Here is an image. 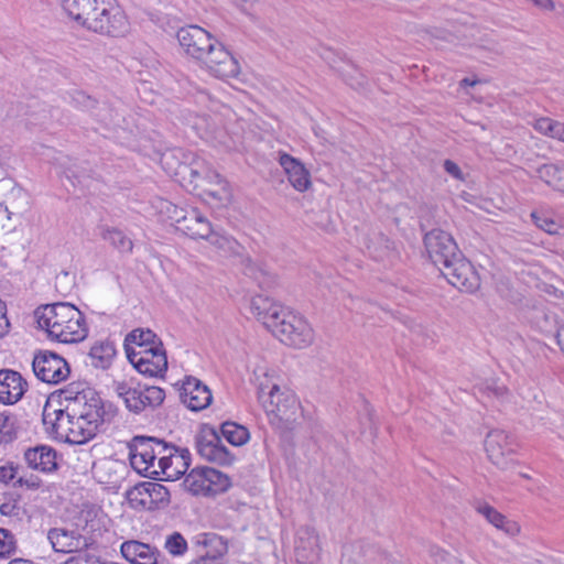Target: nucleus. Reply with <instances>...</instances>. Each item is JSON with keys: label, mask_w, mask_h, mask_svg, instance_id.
Instances as JSON below:
<instances>
[{"label": "nucleus", "mask_w": 564, "mask_h": 564, "mask_svg": "<svg viewBox=\"0 0 564 564\" xmlns=\"http://www.w3.org/2000/svg\"><path fill=\"white\" fill-rule=\"evenodd\" d=\"M176 39L184 54L210 75L225 79L239 74L238 61L205 29L195 24L183 26L177 31Z\"/></svg>", "instance_id": "1"}, {"label": "nucleus", "mask_w": 564, "mask_h": 564, "mask_svg": "<svg viewBox=\"0 0 564 564\" xmlns=\"http://www.w3.org/2000/svg\"><path fill=\"white\" fill-rule=\"evenodd\" d=\"M424 246L430 259L440 268L448 283L465 292L478 290L479 275L451 234L442 229H432L424 236Z\"/></svg>", "instance_id": "2"}, {"label": "nucleus", "mask_w": 564, "mask_h": 564, "mask_svg": "<svg viewBox=\"0 0 564 564\" xmlns=\"http://www.w3.org/2000/svg\"><path fill=\"white\" fill-rule=\"evenodd\" d=\"M251 312L283 344L306 348L314 341V330L304 316L264 295L251 300Z\"/></svg>", "instance_id": "3"}, {"label": "nucleus", "mask_w": 564, "mask_h": 564, "mask_svg": "<svg viewBox=\"0 0 564 564\" xmlns=\"http://www.w3.org/2000/svg\"><path fill=\"white\" fill-rule=\"evenodd\" d=\"M65 13L79 26L108 36H122L129 22L116 0H61Z\"/></svg>", "instance_id": "4"}, {"label": "nucleus", "mask_w": 564, "mask_h": 564, "mask_svg": "<svg viewBox=\"0 0 564 564\" xmlns=\"http://www.w3.org/2000/svg\"><path fill=\"white\" fill-rule=\"evenodd\" d=\"M39 328L46 332L51 340L75 344L88 336L84 314L73 304L57 302L39 306L34 311Z\"/></svg>", "instance_id": "5"}, {"label": "nucleus", "mask_w": 564, "mask_h": 564, "mask_svg": "<svg viewBox=\"0 0 564 564\" xmlns=\"http://www.w3.org/2000/svg\"><path fill=\"white\" fill-rule=\"evenodd\" d=\"M65 401L69 404L70 413L83 427L86 437L91 440L105 423H110L116 416V409L106 404L99 394L90 389H84L76 393L66 390Z\"/></svg>", "instance_id": "6"}, {"label": "nucleus", "mask_w": 564, "mask_h": 564, "mask_svg": "<svg viewBox=\"0 0 564 564\" xmlns=\"http://www.w3.org/2000/svg\"><path fill=\"white\" fill-rule=\"evenodd\" d=\"M270 423L279 430L293 429L300 414V403L296 395L289 389L264 395L261 402Z\"/></svg>", "instance_id": "7"}, {"label": "nucleus", "mask_w": 564, "mask_h": 564, "mask_svg": "<svg viewBox=\"0 0 564 564\" xmlns=\"http://www.w3.org/2000/svg\"><path fill=\"white\" fill-rule=\"evenodd\" d=\"M184 165L181 173L183 177H188L193 189L200 191L199 195L205 199L210 198L219 203H227L230 199L228 183L215 171L206 167Z\"/></svg>", "instance_id": "8"}, {"label": "nucleus", "mask_w": 564, "mask_h": 564, "mask_svg": "<svg viewBox=\"0 0 564 564\" xmlns=\"http://www.w3.org/2000/svg\"><path fill=\"white\" fill-rule=\"evenodd\" d=\"M70 406L66 403L64 409L53 410L52 412L47 406L43 411V423L51 429L52 433L57 437L65 440L72 444H83L89 441L86 437L85 427L73 417Z\"/></svg>", "instance_id": "9"}, {"label": "nucleus", "mask_w": 564, "mask_h": 564, "mask_svg": "<svg viewBox=\"0 0 564 564\" xmlns=\"http://www.w3.org/2000/svg\"><path fill=\"white\" fill-rule=\"evenodd\" d=\"M184 487L193 495L215 496L225 492L231 485L230 478L212 467H195L184 478Z\"/></svg>", "instance_id": "10"}, {"label": "nucleus", "mask_w": 564, "mask_h": 564, "mask_svg": "<svg viewBox=\"0 0 564 564\" xmlns=\"http://www.w3.org/2000/svg\"><path fill=\"white\" fill-rule=\"evenodd\" d=\"M517 447L514 437L503 430H491L485 438V451L489 460L502 470L511 469L516 465L513 455Z\"/></svg>", "instance_id": "11"}, {"label": "nucleus", "mask_w": 564, "mask_h": 564, "mask_svg": "<svg viewBox=\"0 0 564 564\" xmlns=\"http://www.w3.org/2000/svg\"><path fill=\"white\" fill-rule=\"evenodd\" d=\"M32 368L36 378L48 384H58L70 373L68 362L51 350L37 351L33 357Z\"/></svg>", "instance_id": "12"}, {"label": "nucleus", "mask_w": 564, "mask_h": 564, "mask_svg": "<svg viewBox=\"0 0 564 564\" xmlns=\"http://www.w3.org/2000/svg\"><path fill=\"white\" fill-rule=\"evenodd\" d=\"M127 356L133 367L142 375L149 377H162L167 370V357L163 344L154 345L152 348L129 351Z\"/></svg>", "instance_id": "13"}, {"label": "nucleus", "mask_w": 564, "mask_h": 564, "mask_svg": "<svg viewBox=\"0 0 564 564\" xmlns=\"http://www.w3.org/2000/svg\"><path fill=\"white\" fill-rule=\"evenodd\" d=\"M196 448L203 458L219 465H230L235 458L212 427L204 429L196 437Z\"/></svg>", "instance_id": "14"}, {"label": "nucleus", "mask_w": 564, "mask_h": 564, "mask_svg": "<svg viewBox=\"0 0 564 564\" xmlns=\"http://www.w3.org/2000/svg\"><path fill=\"white\" fill-rule=\"evenodd\" d=\"M75 101L83 106L85 110L90 111L95 119L107 129L122 128L124 117L112 106L106 102L99 104L83 93L77 94Z\"/></svg>", "instance_id": "15"}, {"label": "nucleus", "mask_w": 564, "mask_h": 564, "mask_svg": "<svg viewBox=\"0 0 564 564\" xmlns=\"http://www.w3.org/2000/svg\"><path fill=\"white\" fill-rule=\"evenodd\" d=\"M180 398L192 411L206 409L213 400L209 388L195 377H186L183 381Z\"/></svg>", "instance_id": "16"}, {"label": "nucleus", "mask_w": 564, "mask_h": 564, "mask_svg": "<svg viewBox=\"0 0 564 564\" xmlns=\"http://www.w3.org/2000/svg\"><path fill=\"white\" fill-rule=\"evenodd\" d=\"M191 454L183 448L173 454L163 455L158 462V478L164 480H176L185 475L189 467Z\"/></svg>", "instance_id": "17"}, {"label": "nucleus", "mask_w": 564, "mask_h": 564, "mask_svg": "<svg viewBox=\"0 0 564 564\" xmlns=\"http://www.w3.org/2000/svg\"><path fill=\"white\" fill-rule=\"evenodd\" d=\"M28 389V382L14 370H0V402L14 404L20 401Z\"/></svg>", "instance_id": "18"}, {"label": "nucleus", "mask_w": 564, "mask_h": 564, "mask_svg": "<svg viewBox=\"0 0 564 564\" xmlns=\"http://www.w3.org/2000/svg\"><path fill=\"white\" fill-rule=\"evenodd\" d=\"M196 543L210 547L205 553L192 560L188 564H224L223 555L227 553V543L215 533H204L197 538Z\"/></svg>", "instance_id": "19"}, {"label": "nucleus", "mask_w": 564, "mask_h": 564, "mask_svg": "<svg viewBox=\"0 0 564 564\" xmlns=\"http://www.w3.org/2000/svg\"><path fill=\"white\" fill-rule=\"evenodd\" d=\"M55 552L72 553L87 546V541L78 532L63 528H53L47 533Z\"/></svg>", "instance_id": "20"}, {"label": "nucleus", "mask_w": 564, "mask_h": 564, "mask_svg": "<svg viewBox=\"0 0 564 564\" xmlns=\"http://www.w3.org/2000/svg\"><path fill=\"white\" fill-rule=\"evenodd\" d=\"M24 459L32 469L52 473L57 469L56 452L50 446L37 445L24 452Z\"/></svg>", "instance_id": "21"}, {"label": "nucleus", "mask_w": 564, "mask_h": 564, "mask_svg": "<svg viewBox=\"0 0 564 564\" xmlns=\"http://www.w3.org/2000/svg\"><path fill=\"white\" fill-rule=\"evenodd\" d=\"M279 162L286 173L289 182L296 191L305 192L310 188V172L300 161L286 153H283L280 155Z\"/></svg>", "instance_id": "22"}, {"label": "nucleus", "mask_w": 564, "mask_h": 564, "mask_svg": "<svg viewBox=\"0 0 564 564\" xmlns=\"http://www.w3.org/2000/svg\"><path fill=\"white\" fill-rule=\"evenodd\" d=\"M120 551L131 564H154L160 552L155 546L137 540L123 542Z\"/></svg>", "instance_id": "23"}, {"label": "nucleus", "mask_w": 564, "mask_h": 564, "mask_svg": "<svg viewBox=\"0 0 564 564\" xmlns=\"http://www.w3.org/2000/svg\"><path fill=\"white\" fill-rule=\"evenodd\" d=\"M181 231L192 239H204L210 236L212 224L197 208L191 207L181 220Z\"/></svg>", "instance_id": "24"}, {"label": "nucleus", "mask_w": 564, "mask_h": 564, "mask_svg": "<svg viewBox=\"0 0 564 564\" xmlns=\"http://www.w3.org/2000/svg\"><path fill=\"white\" fill-rule=\"evenodd\" d=\"M117 350L115 347V344L110 340H101L95 343L89 352H88V360L89 365H91L94 368L97 369H108L115 357H116Z\"/></svg>", "instance_id": "25"}, {"label": "nucleus", "mask_w": 564, "mask_h": 564, "mask_svg": "<svg viewBox=\"0 0 564 564\" xmlns=\"http://www.w3.org/2000/svg\"><path fill=\"white\" fill-rule=\"evenodd\" d=\"M475 508L477 512L484 516L489 523L497 529L502 530L507 534L514 535L520 531L516 522L508 520L506 516L488 503L478 502Z\"/></svg>", "instance_id": "26"}, {"label": "nucleus", "mask_w": 564, "mask_h": 564, "mask_svg": "<svg viewBox=\"0 0 564 564\" xmlns=\"http://www.w3.org/2000/svg\"><path fill=\"white\" fill-rule=\"evenodd\" d=\"M369 256L383 261L394 254V242L380 231H371L367 243Z\"/></svg>", "instance_id": "27"}, {"label": "nucleus", "mask_w": 564, "mask_h": 564, "mask_svg": "<svg viewBox=\"0 0 564 564\" xmlns=\"http://www.w3.org/2000/svg\"><path fill=\"white\" fill-rule=\"evenodd\" d=\"M115 391L123 401L127 410L134 414L142 412L141 408V384L132 387L126 381L115 382Z\"/></svg>", "instance_id": "28"}, {"label": "nucleus", "mask_w": 564, "mask_h": 564, "mask_svg": "<svg viewBox=\"0 0 564 564\" xmlns=\"http://www.w3.org/2000/svg\"><path fill=\"white\" fill-rule=\"evenodd\" d=\"M257 384H258V398L259 401H264V395L279 392L281 390V378L272 370L267 368H258L254 371Z\"/></svg>", "instance_id": "29"}, {"label": "nucleus", "mask_w": 564, "mask_h": 564, "mask_svg": "<svg viewBox=\"0 0 564 564\" xmlns=\"http://www.w3.org/2000/svg\"><path fill=\"white\" fill-rule=\"evenodd\" d=\"M100 236L121 253H130L133 249L132 240L120 229L101 227Z\"/></svg>", "instance_id": "30"}, {"label": "nucleus", "mask_w": 564, "mask_h": 564, "mask_svg": "<svg viewBox=\"0 0 564 564\" xmlns=\"http://www.w3.org/2000/svg\"><path fill=\"white\" fill-rule=\"evenodd\" d=\"M375 553L373 547L370 545L366 547L361 542H358L345 550L343 560L345 564H370Z\"/></svg>", "instance_id": "31"}, {"label": "nucleus", "mask_w": 564, "mask_h": 564, "mask_svg": "<svg viewBox=\"0 0 564 564\" xmlns=\"http://www.w3.org/2000/svg\"><path fill=\"white\" fill-rule=\"evenodd\" d=\"M130 464L139 474L153 479L158 478V462L154 452L150 454L130 455Z\"/></svg>", "instance_id": "32"}, {"label": "nucleus", "mask_w": 564, "mask_h": 564, "mask_svg": "<svg viewBox=\"0 0 564 564\" xmlns=\"http://www.w3.org/2000/svg\"><path fill=\"white\" fill-rule=\"evenodd\" d=\"M221 435L231 445L241 446L249 440V431L235 422H225L220 426Z\"/></svg>", "instance_id": "33"}, {"label": "nucleus", "mask_w": 564, "mask_h": 564, "mask_svg": "<svg viewBox=\"0 0 564 564\" xmlns=\"http://www.w3.org/2000/svg\"><path fill=\"white\" fill-rule=\"evenodd\" d=\"M533 127L543 135L564 141V123L560 121L542 117L534 121Z\"/></svg>", "instance_id": "34"}, {"label": "nucleus", "mask_w": 564, "mask_h": 564, "mask_svg": "<svg viewBox=\"0 0 564 564\" xmlns=\"http://www.w3.org/2000/svg\"><path fill=\"white\" fill-rule=\"evenodd\" d=\"M165 392L160 387L141 384V408L142 412L148 409H155L163 403Z\"/></svg>", "instance_id": "35"}, {"label": "nucleus", "mask_w": 564, "mask_h": 564, "mask_svg": "<svg viewBox=\"0 0 564 564\" xmlns=\"http://www.w3.org/2000/svg\"><path fill=\"white\" fill-rule=\"evenodd\" d=\"M126 341L137 344L140 349L152 348L154 345L163 344L158 335L151 329H133L126 337Z\"/></svg>", "instance_id": "36"}, {"label": "nucleus", "mask_w": 564, "mask_h": 564, "mask_svg": "<svg viewBox=\"0 0 564 564\" xmlns=\"http://www.w3.org/2000/svg\"><path fill=\"white\" fill-rule=\"evenodd\" d=\"M164 550L173 557H182L188 551L186 539L177 531L166 535L164 541Z\"/></svg>", "instance_id": "37"}, {"label": "nucleus", "mask_w": 564, "mask_h": 564, "mask_svg": "<svg viewBox=\"0 0 564 564\" xmlns=\"http://www.w3.org/2000/svg\"><path fill=\"white\" fill-rule=\"evenodd\" d=\"M303 538V564H315L318 560L319 549L317 536L313 530H304Z\"/></svg>", "instance_id": "38"}, {"label": "nucleus", "mask_w": 564, "mask_h": 564, "mask_svg": "<svg viewBox=\"0 0 564 564\" xmlns=\"http://www.w3.org/2000/svg\"><path fill=\"white\" fill-rule=\"evenodd\" d=\"M17 437V419L9 411L0 412V444L10 443Z\"/></svg>", "instance_id": "39"}, {"label": "nucleus", "mask_w": 564, "mask_h": 564, "mask_svg": "<svg viewBox=\"0 0 564 564\" xmlns=\"http://www.w3.org/2000/svg\"><path fill=\"white\" fill-rule=\"evenodd\" d=\"M148 489V481L141 482L127 491V498L133 507L151 510L152 502Z\"/></svg>", "instance_id": "40"}, {"label": "nucleus", "mask_w": 564, "mask_h": 564, "mask_svg": "<svg viewBox=\"0 0 564 564\" xmlns=\"http://www.w3.org/2000/svg\"><path fill=\"white\" fill-rule=\"evenodd\" d=\"M150 500L152 502L151 510L165 507L170 502L169 489L158 482L148 481V489Z\"/></svg>", "instance_id": "41"}, {"label": "nucleus", "mask_w": 564, "mask_h": 564, "mask_svg": "<svg viewBox=\"0 0 564 564\" xmlns=\"http://www.w3.org/2000/svg\"><path fill=\"white\" fill-rule=\"evenodd\" d=\"M243 271L245 274L253 279L260 288H268L272 283V279L269 276L268 272L250 259L245 261Z\"/></svg>", "instance_id": "42"}, {"label": "nucleus", "mask_w": 564, "mask_h": 564, "mask_svg": "<svg viewBox=\"0 0 564 564\" xmlns=\"http://www.w3.org/2000/svg\"><path fill=\"white\" fill-rule=\"evenodd\" d=\"M204 240L209 241L210 245L224 251L225 253L236 252L238 247V242L234 238L220 235L219 232L215 231L213 227L210 236L204 238Z\"/></svg>", "instance_id": "43"}, {"label": "nucleus", "mask_w": 564, "mask_h": 564, "mask_svg": "<svg viewBox=\"0 0 564 564\" xmlns=\"http://www.w3.org/2000/svg\"><path fill=\"white\" fill-rule=\"evenodd\" d=\"M155 437H149V436H134L128 447H129V456L130 455H141V454H150L151 452H154Z\"/></svg>", "instance_id": "44"}, {"label": "nucleus", "mask_w": 564, "mask_h": 564, "mask_svg": "<svg viewBox=\"0 0 564 564\" xmlns=\"http://www.w3.org/2000/svg\"><path fill=\"white\" fill-rule=\"evenodd\" d=\"M534 322L541 332L546 334H556L558 327H556L555 316L544 311H536Z\"/></svg>", "instance_id": "45"}, {"label": "nucleus", "mask_w": 564, "mask_h": 564, "mask_svg": "<svg viewBox=\"0 0 564 564\" xmlns=\"http://www.w3.org/2000/svg\"><path fill=\"white\" fill-rule=\"evenodd\" d=\"M561 170L562 166H557L555 164H543L538 167L536 173L542 181L555 188L558 176L561 174Z\"/></svg>", "instance_id": "46"}, {"label": "nucleus", "mask_w": 564, "mask_h": 564, "mask_svg": "<svg viewBox=\"0 0 564 564\" xmlns=\"http://www.w3.org/2000/svg\"><path fill=\"white\" fill-rule=\"evenodd\" d=\"M17 550V540L11 531L0 529V557H10Z\"/></svg>", "instance_id": "47"}, {"label": "nucleus", "mask_w": 564, "mask_h": 564, "mask_svg": "<svg viewBox=\"0 0 564 564\" xmlns=\"http://www.w3.org/2000/svg\"><path fill=\"white\" fill-rule=\"evenodd\" d=\"M531 217L536 227H539L543 231L550 235H557L560 232L558 224L555 223L554 219H552L551 217L538 212H533L531 214Z\"/></svg>", "instance_id": "48"}, {"label": "nucleus", "mask_w": 564, "mask_h": 564, "mask_svg": "<svg viewBox=\"0 0 564 564\" xmlns=\"http://www.w3.org/2000/svg\"><path fill=\"white\" fill-rule=\"evenodd\" d=\"M340 74L346 83L355 89L362 87L365 84L364 75L352 65L346 64L345 68L340 69Z\"/></svg>", "instance_id": "49"}, {"label": "nucleus", "mask_w": 564, "mask_h": 564, "mask_svg": "<svg viewBox=\"0 0 564 564\" xmlns=\"http://www.w3.org/2000/svg\"><path fill=\"white\" fill-rule=\"evenodd\" d=\"M486 392H488L489 395H494L499 401L505 402L509 400L510 391L509 389L499 384L497 381L491 380L484 384L482 388Z\"/></svg>", "instance_id": "50"}, {"label": "nucleus", "mask_w": 564, "mask_h": 564, "mask_svg": "<svg viewBox=\"0 0 564 564\" xmlns=\"http://www.w3.org/2000/svg\"><path fill=\"white\" fill-rule=\"evenodd\" d=\"M188 208H182L173 204H169L166 207V212L169 217L175 223L176 229L181 231V220L185 219L187 216Z\"/></svg>", "instance_id": "51"}, {"label": "nucleus", "mask_w": 564, "mask_h": 564, "mask_svg": "<svg viewBox=\"0 0 564 564\" xmlns=\"http://www.w3.org/2000/svg\"><path fill=\"white\" fill-rule=\"evenodd\" d=\"M153 449H154V458L156 462H159L160 457L163 455L173 454L174 452H178L177 447L170 446L159 438H155Z\"/></svg>", "instance_id": "52"}, {"label": "nucleus", "mask_w": 564, "mask_h": 564, "mask_svg": "<svg viewBox=\"0 0 564 564\" xmlns=\"http://www.w3.org/2000/svg\"><path fill=\"white\" fill-rule=\"evenodd\" d=\"M14 486H25L29 489L35 490L41 486V479L33 475H31L30 477H20L14 482Z\"/></svg>", "instance_id": "53"}, {"label": "nucleus", "mask_w": 564, "mask_h": 564, "mask_svg": "<svg viewBox=\"0 0 564 564\" xmlns=\"http://www.w3.org/2000/svg\"><path fill=\"white\" fill-rule=\"evenodd\" d=\"M18 468L13 465L0 466V480L4 484L12 481L15 478Z\"/></svg>", "instance_id": "54"}, {"label": "nucleus", "mask_w": 564, "mask_h": 564, "mask_svg": "<svg viewBox=\"0 0 564 564\" xmlns=\"http://www.w3.org/2000/svg\"><path fill=\"white\" fill-rule=\"evenodd\" d=\"M444 170L449 175H452L454 178L463 180V173H462L459 166L455 162H453L451 160H445L444 161Z\"/></svg>", "instance_id": "55"}, {"label": "nucleus", "mask_w": 564, "mask_h": 564, "mask_svg": "<svg viewBox=\"0 0 564 564\" xmlns=\"http://www.w3.org/2000/svg\"><path fill=\"white\" fill-rule=\"evenodd\" d=\"M70 280V276L67 272H62L61 274H58L56 276V289L62 292V293H65L68 291V282Z\"/></svg>", "instance_id": "56"}, {"label": "nucleus", "mask_w": 564, "mask_h": 564, "mask_svg": "<svg viewBox=\"0 0 564 564\" xmlns=\"http://www.w3.org/2000/svg\"><path fill=\"white\" fill-rule=\"evenodd\" d=\"M4 303L0 301V337H2L4 334H7L9 328V319L6 316L4 313Z\"/></svg>", "instance_id": "57"}, {"label": "nucleus", "mask_w": 564, "mask_h": 564, "mask_svg": "<svg viewBox=\"0 0 564 564\" xmlns=\"http://www.w3.org/2000/svg\"><path fill=\"white\" fill-rule=\"evenodd\" d=\"M10 159V150L6 147H0V165L8 162Z\"/></svg>", "instance_id": "58"}, {"label": "nucleus", "mask_w": 564, "mask_h": 564, "mask_svg": "<svg viewBox=\"0 0 564 564\" xmlns=\"http://www.w3.org/2000/svg\"><path fill=\"white\" fill-rule=\"evenodd\" d=\"M555 189L564 193V166H562L561 174L558 176V181L556 183Z\"/></svg>", "instance_id": "59"}, {"label": "nucleus", "mask_w": 564, "mask_h": 564, "mask_svg": "<svg viewBox=\"0 0 564 564\" xmlns=\"http://www.w3.org/2000/svg\"><path fill=\"white\" fill-rule=\"evenodd\" d=\"M154 564H174V563L171 560H169L167 557H165L164 555H162L161 552H159V556L155 557Z\"/></svg>", "instance_id": "60"}, {"label": "nucleus", "mask_w": 564, "mask_h": 564, "mask_svg": "<svg viewBox=\"0 0 564 564\" xmlns=\"http://www.w3.org/2000/svg\"><path fill=\"white\" fill-rule=\"evenodd\" d=\"M478 83V80L476 79H470V78H464L460 80V86L462 87H465V86H475L476 84Z\"/></svg>", "instance_id": "61"}, {"label": "nucleus", "mask_w": 564, "mask_h": 564, "mask_svg": "<svg viewBox=\"0 0 564 564\" xmlns=\"http://www.w3.org/2000/svg\"><path fill=\"white\" fill-rule=\"evenodd\" d=\"M9 564H35V563H33L30 560H24V558H13L9 562Z\"/></svg>", "instance_id": "62"}, {"label": "nucleus", "mask_w": 564, "mask_h": 564, "mask_svg": "<svg viewBox=\"0 0 564 564\" xmlns=\"http://www.w3.org/2000/svg\"><path fill=\"white\" fill-rule=\"evenodd\" d=\"M216 183H217V181H216V180L210 178V177H209V173H207L206 187L217 188Z\"/></svg>", "instance_id": "63"}, {"label": "nucleus", "mask_w": 564, "mask_h": 564, "mask_svg": "<svg viewBox=\"0 0 564 564\" xmlns=\"http://www.w3.org/2000/svg\"><path fill=\"white\" fill-rule=\"evenodd\" d=\"M9 507H10V506H9V505H7V503L1 505V506H0V512H1L2 514H7V513H8L7 509H8Z\"/></svg>", "instance_id": "64"}]
</instances>
